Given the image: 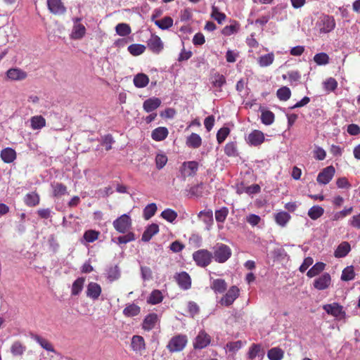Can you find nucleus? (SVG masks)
Here are the masks:
<instances>
[{"label":"nucleus","instance_id":"6e6d98bb","mask_svg":"<svg viewBox=\"0 0 360 360\" xmlns=\"http://www.w3.org/2000/svg\"><path fill=\"white\" fill-rule=\"evenodd\" d=\"M276 94L281 101H285L290 98L291 91L288 87L283 86L278 89Z\"/></svg>","mask_w":360,"mask_h":360},{"label":"nucleus","instance_id":"7c9ffc66","mask_svg":"<svg viewBox=\"0 0 360 360\" xmlns=\"http://www.w3.org/2000/svg\"><path fill=\"white\" fill-rule=\"evenodd\" d=\"M26 350V347L20 341H15L11 346V352L15 356H22Z\"/></svg>","mask_w":360,"mask_h":360},{"label":"nucleus","instance_id":"2f4dec72","mask_svg":"<svg viewBox=\"0 0 360 360\" xmlns=\"http://www.w3.org/2000/svg\"><path fill=\"white\" fill-rule=\"evenodd\" d=\"M30 123L33 129H40L46 126V120L41 115H36L31 117Z\"/></svg>","mask_w":360,"mask_h":360},{"label":"nucleus","instance_id":"412c9836","mask_svg":"<svg viewBox=\"0 0 360 360\" xmlns=\"http://www.w3.org/2000/svg\"><path fill=\"white\" fill-rule=\"evenodd\" d=\"M198 162L196 161L184 162L182 167L188 176H193L195 175L198 169Z\"/></svg>","mask_w":360,"mask_h":360},{"label":"nucleus","instance_id":"f3484780","mask_svg":"<svg viewBox=\"0 0 360 360\" xmlns=\"http://www.w3.org/2000/svg\"><path fill=\"white\" fill-rule=\"evenodd\" d=\"M178 285L183 290H188L191 285V279L188 274L183 271L178 274L176 277Z\"/></svg>","mask_w":360,"mask_h":360},{"label":"nucleus","instance_id":"a878e982","mask_svg":"<svg viewBox=\"0 0 360 360\" xmlns=\"http://www.w3.org/2000/svg\"><path fill=\"white\" fill-rule=\"evenodd\" d=\"M158 321V315L156 314H150L146 316L143 322V328L145 330H150L153 329Z\"/></svg>","mask_w":360,"mask_h":360},{"label":"nucleus","instance_id":"5701e85b","mask_svg":"<svg viewBox=\"0 0 360 360\" xmlns=\"http://www.w3.org/2000/svg\"><path fill=\"white\" fill-rule=\"evenodd\" d=\"M1 158L6 163H11L16 158V153L11 148H6L1 151Z\"/></svg>","mask_w":360,"mask_h":360},{"label":"nucleus","instance_id":"9b49d317","mask_svg":"<svg viewBox=\"0 0 360 360\" xmlns=\"http://www.w3.org/2000/svg\"><path fill=\"white\" fill-rule=\"evenodd\" d=\"M80 20V18L73 19L74 25L71 33V38L73 39H80L85 35L86 28L84 25L79 23Z\"/></svg>","mask_w":360,"mask_h":360},{"label":"nucleus","instance_id":"f03ea898","mask_svg":"<svg viewBox=\"0 0 360 360\" xmlns=\"http://www.w3.org/2000/svg\"><path fill=\"white\" fill-rule=\"evenodd\" d=\"M193 259L198 266L206 267L213 259L212 253L206 249H200L193 252Z\"/></svg>","mask_w":360,"mask_h":360},{"label":"nucleus","instance_id":"b1692460","mask_svg":"<svg viewBox=\"0 0 360 360\" xmlns=\"http://www.w3.org/2000/svg\"><path fill=\"white\" fill-rule=\"evenodd\" d=\"M168 129L164 127H159L153 130L151 137L156 141L165 140L168 136Z\"/></svg>","mask_w":360,"mask_h":360},{"label":"nucleus","instance_id":"de8ad7c7","mask_svg":"<svg viewBox=\"0 0 360 360\" xmlns=\"http://www.w3.org/2000/svg\"><path fill=\"white\" fill-rule=\"evenodd\" d=\"M224 153L229 157H236L238 155L236 143L231 141L226 143L224 148Z\"/></svg>","mask_w":360,"mask_h":360},{"label":"nucleus","instance_id":"393cba45","mask_svg":"<svg viewBox=\"0 0 360 360\" xmlns=\"http://www.w3.org/2000/svg\"><path fill=\"white\" fill-rule=\"evenodd\" d=\"M248 356V358L252 360L254 359L256 356H259L262 359L264 356V351L262 349L260 345L253 344L249 349Z\"/></svg>","mask_w":360,"mask_h":360},{"label":"nucleus","instance_id":"0eeeda50","mask_svg":"<svg viewBox=\"0 0 360 360\" xmlns=\"http://www.w3.org/2000/svg\"><path fill=\"white\" fill-rule=\"evenodd\" d=\"M323 309L327 314L336 318L342 319L345 316V312L343 310L342 306L337 302L324 304L323 306Z\"/></svg>","mask_w":360,"mask_h":360},{"label":"nucleus","instance_id":"69168bd1","mask_svg":"<svg viewBox=\"0 0 360 360\" xmlns=\"http://www.w3.org/2000/svg\"><path fill=\"white\" fill-rule=\"evenodd\" d=\"M115 142L111 134H107L103 137L102 145L105 146L106 150L112 148V144Z\"/></svg>","mask_w":360,"mask_h":360},{"label":"nucleus","instance_id":"c03bdc74","mask_svg":"<svg viewBox=\"0 0 360 360\" xmlns=\"http://www.w3.org/2000/svg\"><path fill=\"white\" fill-rule=\"evenodd\" d=\"M127 50L132 56H137L145 51L146 46L140 44H133L128 46Z\"/></svg>","mask_w":360,"mask_h":360},{"label":"nucleus","instance_id":"c756f323","mask_svg":"<svg viewBox=\"0 0 360 360\" xmlns=\"http://www.w3.org/2000/svg\"><path fill=\"white\" fill-rule=\"evenodd\" d=\"M132 349L136 352H141L145 349V342L142 336L134 335L131 340Z\"/></svg>","mask_w":360,"mask_h":360},{"label":"nucleus","instance_id":"cd10ccee","mask_svg":"<svg viewBox=\"0 0 360 360\" xmlns=\"http://www.w3.org/2000/svg\"><path fill=\"white\" fill-rule=\"evenodd\" d=\"M120 275V269L117 265L110 266L106 269V276L110 282L117 280Z\"/></svg>","mask_w":360,"mask_h":360},{"label":"nucleus","instance_id":"052dcab7","mask_svg":"<svg viewBox=\"0 0 360 360\" xmlns=\"http://www.w3.org/2000/svg\"><path fill=\"white\" fill-rule=\"evenodd\" d=\"M99 232L94 230H89L84 232V238L89 243H93L98 239Z\"/></svg>","mask_w":360,"mask_h":360},{"label":"nucleus","instance_id":"5fc2aeb1","mask_svg":"<svg viewBox=\"0 0 360 360\" xmlns=\"http://www.w3.org/2000/svg\"><path fill=\"white\" fill-rule=\"evenodd\" d=\"M211 17L217 21L219 24H221L226 19V15L224 13H221L218 8L212 6Z\"/></svg>","mask_w":360,"mask_h":360},{"label":"nucleus","instance_id":"e433bc0d","mask_svg":"<svg viewBox=\"0 0 360 360\" xmlns=\"http://www.w3.org/2000/svg\"><path fill=\"white\" fill-rule=\"evenodd\" d=\"M32 338L34 339L37 343H39L42 348L49 352H54L55 350L51 345L46 340L42 338L38 335H32Z\"/></svg>","mask_w":360,"mask_h":360},{"label":"nucleus","instance_id":"4be33fe9","mask_svg":"<svg viewBox=\"0 0 360 360\" xmlns=\"http://www.w3.org/2000/svg\"><path fill=\"white\" fill-rule=\"evenodd\" d=\"M351 250V246L347 241L342 242L334 252V256L337 258L345 257Z\"/></svg>","mask_w":360,"mask_h":360},{"label":"nucleus","instance_id":"338daca9","mask_svg":"<svg viewBox=\"0 0 360 360\" xmlns=\"http://www.w3.org/2000/svg\"><path fill=\"white\" fill-rule=\"evenodd\" d=\"M167 162V158L165 155L158 154L155 158L156 167L158 169L163 168Z\"/></svg>","mask_w":360,"mask_h":360},{"label":"nucleus","instance_id":"a211bd4d","mask_svg":"<svg viewBox=\"0 0 360 360\" xmlns=\"http://www.w3.org/2000/svg\"><path fill=\"white\" fill-rule=\"evenodd\" d=\"M161 104V100L156 97L150 98L146 100L143 104V110L150 112L157 109Z\"/></svg>","mask_w":360,"mask_h":360},{"label":"nucleus","instance_id":"dca6fc26","mask_svg":"<svg viewBox=\"0 0 360 360\" xmlns=\"http://www.w3.org/2000/svg\"><path fill=\"white\" fill-rule=\"evenodd\" d=\"M6 76L11 80L21 81L25 79L27 77V75L22 70L18 68H11L8 70H7Z\"/></svg>","mask_w":360,"mask_h":360},{"label":"nucleus","instance_id":"4468645a","mask_svg":"<svg viewBox=\"0 0 360 360\" xmlns=\"http://www.w3.org/2000/svg\"><path fill=\"white\" fill-rule=\"evenodd\" d=\"M264 141V134L259 130L252 131L248 136L247 142L254 146L261 145Z\"/></svg>","mask_w":360,"mask_h":360},{"label":"nucleus","instance_id":"3c124183","mask_svg":"<svg viewBox=\"0 0 360 360\" xmlns=\"http://www.w3.org/2000/svg\"><path fill=\"white\" fill-rule=\"evenodd\" d=\"M262 122L266 125L271 124L274 121V114L269 110H264L261 115Z\"/></svg>","mask_w":360,"mask_h":360},{"label":"nucleus","instance_id":"bb28decb","mask_svg":"<svg viewBox=\"0 0 360 360\" xmlns=\"http://www.w3.org/2000/svg\"><path fill=\"white\" fill-rule=\"evenodd\" d=\"M202 144V139L198 134L192 133L186 140V145L193 148H198Z\"/></svg>","mask_w":360,"mask_h":360},{"label":"nucleus","instance_id":"6ab92c4d","mask_svg":"<svg viewBox=\"0 0 360 360\" xmlns=\"http://www.w3.org/2000/svg\"><path fill=\"white\" fill-rule=\"evenodd\" d=\"M210 288L215 293H224L227 288L226 282L221 278L214 279L211 284Z\"/></svg>","mask_w":360,"mask_h":360},{"label":"nucleus","instance_id":"f8f14e48","mask_svg":"<svg viewBox=\"0 0 360 360\" xmlns=\"http://www.w3.org/2000/svg\"><path fill=\"white\" fill-rule=\"evenodd\" d=\"M331 283V277L328 273H324L314 281V287L319 290L327 289Z\"/></svg>","mask_w":360,"mask_h":360},{"label":"nucleus","instance_id":"a18cd8bd","mask_svg":"<svg viewBox=\"0 0 360 360\" xmlns=\"http://www.w3.org/2000/svg\"><path fill=\"white\" fill-rule=\"evenodd\" d=\"M117 34L121 37H126L129 35L131 32L130 26L127 23H119L115 27Z\"/></svg>","mask_w":360,"mask_h":360},{"label":"nucleus","instance_id":"8fccbe9b","mask_svg":"<svg viewBox=\"0 0 360 360\" xmlns=\"http://www.w3.org/2000/svg\"><path fill=\"white\" fill-rule=\"evenodd\" d=\"M53 195L59 197L67 193V187L61 183H56L52 184Z\"/></svg>","mask_w":360,"mask_h":360},{"label":"nucleus","instance_id":"9d476101","mask_svg":"<svg viewBox=\"0 0 360 360\" xmlns=\"http://www.w3.org/2000/svg\"><path fill=\"white\" fill-rule=\"evenodd\" d=\"M49 11L54 15H63L66 12V8L61 0H47Z\"/></svg>","mask_w":360,"mask_h":360},{"label":"nucleus","instance_id":"423d86ee","mask_svg":"<svg viewBox=\"0 0 360 360\" xmlns=\"http://www.w3.org/2000/svg\"><path fill=\"white\" fill-rule=\"evenodd\" d=\"M239 291V288L237 286H231L226 294L221 298L219 303L223 306H230L238 297Z\"/></svg>","mask_w":360,"mask_h":360},{"label":"nucleus","instance_id":"a19ab883","mask_svg":"<svg viewBox=\"0 0 360 360\" xmlns=\"http://www.w3.org/2000/svg\"><path fill=\"white\" fill-rule=\"evenodd\" d=\"M84 281V278L80 277L73 282L71 292L72 295H78L82 292Z\"/></svg>","mask_w":360,"mask_h":360},{"label":"nucleus","instance_id":"39448f33","mask_svg":"<svg viewBox=\"0 0 360 360\" xmlns=\"http://www.w3.org/2000/svg\"><path fill=\"white\" fill-rule=\"evenodd\" d=\"M112 224L117 231L121 233H125L131 226V219L128 214H124L116 219Z\"/></svg>","mask_w":360,"mask_h":360},{"label":"nucleus","instance_id":"c9c22d12","mask_svg":"<svg viewBox=\"0 0 360 360\" xmlns=\"http://www.w3.org/2000/svg\"><path fill=\"white\" fill-rule=\"evenodd\" d=\"M154 23L161 30H167L173 25V19L167 16L161 20H155Z\"/></svg>","mask_w":360,"mask_h":360},{"label":"nucleus","instance_id":"37998d69","mask_svg":"<svg viewBox=\"0 0 360 360\" xmlns=\"http://www.w3.org/2000/svg\"><path fill=\"white\" fill-rule=\"evenodd\" d=\"M355 272L353 266H348L342 270L341 280L349 281L354 279Z\"/></svg>","mask_w":360,"mask_h":360},{"label":"nucleus","instance_id":"09e8293b","mask_svg":"<svg viewBox=\"0 0 360 360\" xmlns=\"http://www.w3.org/2000/svg\"><path fill=\"white\" fill-rule=\"evenodd\" d=\"M161 216L167 221L172 223L176 220L178 214L174 210L168 208L162 212Z\"/></svg>","mask_w":360,"mask_h":360},{"label":"nucleus","instance_id":"58836bf2","mask_svg":"<svg viewBox=\"0 0 360 360\" xmlns=\"http://www.w3.org/2000/svg\"><path fill=\"white\" fill-rule=\"evenodd\" d=\"M283 354L284 352L281 348L274 347L268 351L267 356L270 360H281Z\"/></svg>","mask_w":360,"mask_h":360},{"label":"nucleus","instance_id":"473e14b6","mask_svg":"<svg viewBox=\"0 0 360 360\" xmlns=\"http://www.w3.org/2000/svg\"><path fill=\"white\" fill-rule=\"evenodd\" d=\"M324 213V209L319 205L311 207L308 211V216L312 220H316L320 218Z\"/></svg>","mask_w":360,"mask_h":360},{"label":"nucleus","instance_id":"f704fd0d","mask_svg":"<svg viewBox=\"0 0 360 360\" xmlns=\"http://www.w3.org/2000/svg\"><path fill=\"white\" fill-rule=\"evenodd\" d=\"M25 202L29 207H34L39 203V196L37 193L32 192L25 197Z\"/></svg>","mask_w":360,"mask_h":360},{"label":"nucleus","instance_id":"79ce46f5","mask_svg":"<svg viewBox=\"0 0 360 360\" xmlns=\"http://www.w3.org/2000/svg\"><path fill=\"white\" fill-rule=\"evenodd\" d=\"M326 264L323 262L316 263L307 273V276L309 278L314 277L323 271Z\"/></svg>","mask_w":360,"mask_h":360},{"label":"nucleus","instance_id":"ea45409f","mask_svg":"<svg viewBox=\"0 0 360 360\" xmlns=\"http://www.w3.org/2000/svg\"><path fill=\"white\" fill-rule=\"evenodd\" d=\"M290 219V215L287 212H280L275 216L276 222L283 227L288 224Z\"/></svg>","mask_w":360,"mask_h":360},{"label":"nucleus","instance_id":"4c0bfd02","mask_svg":"<svg viewBox=\"0 0 360 360\" xmlns=\"http://www.w3.org/2000/svg\"><path fill=\"white\" fill-rule=\"evenodd\" d=\"M140 311L141 309L138 305L135 304H131L124 309L123 314L126 316L132 317L137 316Z\"/></svg>","mask_w":360,"mask_h":360},{"label":"nucleus","instance_id":"1a4fd4ad","mask_svg":"<svg viewBox=\"0 0 360 360\" xmlns=\"http://www.w3.org/2000/svg\"><path fill=\"white\" fill-rule=\"evenodd\" d=\"M210 342V336L205 330H200L195 338L193 347L195 349H201L209 345Z\"/></svg>","mask_w":360,"mask_h":360},{"label":"nucleus","instance_id":"ddd939ff","mask_svg":"<svg viewBox=\"0 0 360 360\" xmlns=\"http://www.w3.org/2000/svg\"><path fill=\"white\" fill-rule=\"evenodd\" d=\"M148 47L155 53H159L163 49V43L161 39L155 34H152L147 41Z\"/></svg>","mask_w":360,"mask_h":360},{"label":"nucleus","instance_id":"774afa93","mask_svg":"<svg viewBox=\"0 0 360 360\" xmlns=\"http://www.w3.org/2000/svg\"><path fill=\"white\" fill-rule=\"evenodd\" d=\"M324 87L328 91H334L338 86V83L334 78L330 77L323 83Z\"/></svg>","mask_w":360,"mask_h":360},{"label":"nucleus","instance_id":"20e7f679","mask_svg":"<svg viewBox=\"0 0 360 360\" xmlns=\"http://www.w3.org/2000/svg\"><path fill=\"white\" fill-rule=\"evenodd\" d=\"M320 33H329L335 27V21L333 16L323 15L319 18L317 22Z\"/></svg>","mask_w":360,"mask_h":360},{"label":"nucleus","instance_id":"c85d7f7f","mask_svg":"<svg viewBox=\"0 0 360 360\" xmlns=\"http://www.w3.org/2000/svg\"><path fill=\"white\" fill-rule=\"evenodd\" d=\"M133 81L136 87L143 88L148 85L149 78L146 74L139 73L134 77Z\"/></svg>","mask_w":360,"mask_h":360},{"label":"nucleus","instance_id":"6e6552de","mask_svg":"<svg viewBox=\"0 0 360 360\" xmlns=\"http://www.w3.org/2000/svg\"><path fill=\"white\" fill-rule=\"evenodd\" d=\"M335 172L333 166H328L324 168L317 176L316 181L320 184L326 185L333 179Z\"/></svg>","mask_w":360,"mask_h":360},{"label":"nucleus","instance_id":"bf43d9fd","mask_svg":"<svg viewBox=\"0 0 360 360\" xmlns=\"http://www.w3.org/2000/svg\"><path fill=\"white\" fill-rule=\"evenodd\" d=\"M230 133V129L228 127L221 128L217 134V140L219 144L223 143Z\"/></svg>","mask_w":360,"mask_h":360},{"label":"nucleus","instance_id":"680f3d73","mask_svg":"<svg viewBox=\"0 0 360 360\" xmlns=\"http://www.w3.org/2000/svg\"><path fill=\"white\" fill-rule=\"evenodd\" d=\"M226 83V78L223 75L215 74L213 77L212 85L216 88H221V86Z\"/></svg>","mask_w":360,"mask_h":360},{"label":"nucleus","instance_id":"7ed1b4c3","mask_svg":"<svg viewBox=\"0 0 360 360\" xmlns=\"http://www.w3.org/2000/svg\"><path fill=\"white\" fill-rule=\"evenodd\" d=\"M188 342L187 336L185 335H177L169 340L167 347L171 352H179L182 351Z\"/></svg>","mask_w":360,"mask_h":360},{"label":"nucleus","instance_id":"603ef678","mask_svg":"<svg viewBox=\"0 0 360 360\" xmlns=\"http://www.w3.org/2000/svg\"><path fill=\"white\" fill-rule=\"evenodd\" d=\"M157 211V206L155 203H150L143 210V217L145 219H149L155 215Z\"/></svg>","mask_w":360,"mask_h":360},{"label":"nucleus","instance_id":"aec40b11","mask_svg":"<svg viewBox=\"0 0 360 360\" xmlns=\"http://www.w3.org/2000/svg\"><path fill=\"white\" fill-rule=\"evenodd\" d=\"M159 232V226L156 224H151L149 225L143 233L142 234L141 240L144 242H148L153 236Z\"/></svg>","mask_w":360,"mask_h":360},{"label":"nucleus","instance_id":"49530a36","mask_svg":"<svg viewBox=\"0 0 360 360\" xmlns=\"http://www.w3.org/2000/svg\"><path fill=\"white\" fill-rule=\"evenodd\" d=\"M163 296L161 291L154 290L148 298V302L151 304H157L162 301Z\"/></svg>","mask_w":360,"mask_h":360},{"label":"nucleus","instance_id":"2eb2a0df","mask_svg":"<svg viewBox=\"0 0 360 360\" xmlns=\"http://www.w3.org/2000/svg\"><path fill=\"white\" fill-rule=\"evenodd\" d=\"M101 287L99 284L90 282L86 288V296L94 300H97L101 294Z\"/></svg>","mask_w":360,"mask_h":360},{"label":"nucleus","instance_id":"0e129e2a","mask_svg":"<svg viewBox=\"0 0 360 360\" xmlns=\"http://www.w3.org/2000/svg\"><path fill=\"white\" fill-rule=\"evenodd\" d=\"M238 30V25L237 24L230 25L225 26L222 30V34L225 36H230L234 33H236Z\"/></svg>","mask_w":360,"mask_h":360},{"label":"nucleus","instance_id":"72a5a7b5","mask_svg":"<svg viewBox=\"0 0 360 360\" xmlns=\"http://www.w3.org/2000/svg\"><path fill=\"white\" fill-rule=\"evenodd\" d=\"M202 189H203V184L200 183L197 185L191 186L189 189H186V191L188 192L187 195L189 198L200 197L202 195Z\"/></svg>","mask_w":360,"mask_h":360},{"label":"nucleus","instance_id":"e2e57ef3","mask_svg":"<svg viewBox=\"0 0 360 360\" xmlns=\"http://www.w3.org/2000/svg\"><path fill=\"white\" fill-rule=\"evenodd\" d=\"M135 240V236L134 233L129 232L126 235L119 236L117 238V243L118 244H126L129 242L134 241Z\"/></svg>","mask_w":360,"mask_h":360},{"label":"nucleus","instance_id":"864d4df0","mask_svg":"<svg viewBox=\"0 0 360 360\" xmlns=\"http://www.w3.org/2000/svg\"><path fill=\"white\" fill-rule=\"evenodd\" d=\"M274 60V56L273 53H267L262 56L259 58V64L261 67H266L272 64Z\"/></svg>","mask_w":360,"mask_h":360},{"label":"nucleus","instance_id":"f257e3e1","mask_svg":"<svg viewBox=\"0 0 360 360\" xmlns=\"http://www.w3.org/2000/svg\"><path fill=\"white\" fill-rule=\"evenodd\" d=\"M211 252L212 253V259L217 263L226 262L232 255L229 246L221 243H217L214 245Z\"/></svg>","mask_w":360,"mask_h":360},{"label":"nucleus","instance_id":"13d9d810","mask_svg":"<svg viewBox=\"0 0 360 360\" xmlns=\"http://www.w3.org/2000/svg\"><path fill=\"white\" fill-rule=\"evenodd\" d=\"M229 214V210L226 207H223L220 210L215 211V219L218 222H224Z\"/></svg>","mask_w":360,"mask_h":360},{"label":"nucleus","instance_id":"4d7b16f0","mask_svg":"<svg viewBox=\"0 0 360 360\" xmlns=\"http://www.w3.org/2000/svg\"><path fill=\"white\" fill-rule=\"evenodd\" d=\"M314 60L317 65H326L329 62V57L326 53H319L314 56Z\"/></svg>","mask_w":360,"mask_h":360}]
</instances>
